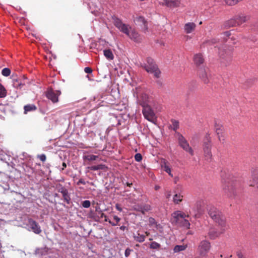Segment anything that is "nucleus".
I'll list each match as a JSON object with an SVG mask.
<instances>
[{"label":"nucleus","instance_id":"obj_1","mask_svg":"<svg viewBox=\"0 0 258 258\" xmlns=\"http://www.w3.org/2000/svg\"><path fill=\"white\" fill-rule=\"evenodd\" d=\"M221 38L222 40H220L219 38H213L208 40L206 43L209 45H215V47H218L219 49V55L221 61L224 64L226 62H228L231 60L232 57L233 49L231 47L224 45V43L227 42L230 39L229 37L231 35L230 31H226L222 34Z\"/></svg>","mask_w":258,"mask_h":258},{"label":"nucleus","instance_id":"obj_2","mask_svg":"<svg viewBox=\"0 0 258 258\" xmlns=\"http://www.w3.org/2000/svg\"><path fill=\"white\" fill-rule=\"evenodd\" d=\"M113 24L121 32L126 34L132 40L137 43H140L142 40V36L135 29L125 24L115 16L112 17Z\"/></svg>","mask_w":258,"mask_h":258},{"label":"nucleus","instance_id":"obj_3","mask_svg":"<svg viewBox=\"0 0 258 258\" xmlns=\"http://www.w3.org/2000/svg\"><path fill=\"white\" fill-rule=\"evenodd\" d=\"M207 210L209 216L212 220L218 223L222 228L225 227V218L219 210L212 206H209Z\"/></svg>","mask_w":258,"mask_h":258},{"label":"nucleus","instance_id":"obj_4","mask_svg":"<svg viewBox=\"0 0 258 258\" xmlns=\"http://www.w3.org/2000/svg\"><path fill=\"white\" fill-rule=\"evenodd\" d=\"M140 66L144 69L148 73L153 74L155 78H159L161 72L155 61L151 57H147L146 62L140 63Z\"/></svg>","mask_w":258,"mask_h":258},{"label":"nucleus","instance_id":"obj_5","mask_svg":"<svg viewBox=\"0 0 258 258\" xmlns=\"http://www.w3.org/2000/svg\"><path fill=\"white\" fill-rule=\"evenodd\" d=\"M212 144L211 138L209 135H207L203 140V148L205 160L208 162H211L212 159Z\"/></svg>","mask_w":258,"mask_h":258},{"label":"nucleus","instance_id":"obj_6","mask_svg":"<svg viewBox=\"0 0 258 258\" xmlns=\"http://www.w3.org/2000/svg\"><path fill=\"white\" fill-rule=\"evenodd\" d=\"M175 136L177 139L179 146L185 152L188 153L190 155H194V150L189 146L186 139L178 132L176 133Z\"/></svg>","mask_w":258,"mask_h":258},{"label":"nucleus","instance_id":"obj_7","mask_svg":"<svg viewBox=\"0 0 258 258\" xmlns=\"http://www.w3.org/2000/svg\"><path fill=\"white\" fill-rule=\"evenodd\" d=\"M236 184L232 180H226L224 185V190L229 197H234L236 192L235 190Z\"/></svg>","mask_w":258,"mask_h":258},{"label":"nucleus","instance_id":"obj_8","mask_svg":"<svg viewBox=\"0 0 258 258\" xmlns=\"http://www.w3.org/2000/svg\"><path fill=\"white\" fill-rule=\"evenodd\" d=\"M142 107V112L145 118L153 122L155 119V113L150 106L146 103H143Z\"/></svg>","mask_w":258,"mask_h":258},{"label":"nucleus","instance_id":"obj_9","mask_svg":"<svg viewBox=\"0 0 258 258\" xmlns=\"http://www.w3.org/2000/svg\"><path fill=\"white\" fill-rule=\"evenodd\" d=\"M28 225L29 228L35 234H39L41 233L42 230L39 224L35 220L31 218H29L28 220Z\"/></svg>","mask_w":258,"mask_h":258},{"label":"nucleus","instance_id":"obj_10","mask_svg":"<svg viewBox=\"0 0 258 258\" xmlns=\"http://www.w3.org/2000/svg\"><path fill=\"white\" fill-rule=\"evenodd\" d=\"M199 74L200 78L205 84L210 83V80L211 79V76L209 74L208 68L200 69L199 71Z\"/></svg>","mask_w":258,"mask_h":258},{"label":"nucleus","instance_id":"obj_11","mask_svg":"<svg viewBox=\"0 0 258 258\" xmlns=\"http://www.w3.org/2000/svg\"><path fill=\"white\" fill-rule=\"evenodd\" d=\"M61 94L60 91L55 92L52 89L48 90L46 96L47 98L50 100L53 103H57L58 101V96Z\"/></svg>","mask_w":258,"mask_h":258},{"label":"nucleus","instance_id":"obj_12","mask_svg":"<svg viewBox=\"0 0 258 258\" xmlns=\"http://www.w3.org/2000/svg\"><path fill=\"white\" fill-rule=\"evenodd\" d=\"M210 248V243L206 241H202L199 246V251L200 255L204 256L209 251Z\"/></svg>","mask_w":258,"mask_h":258},{"label":"nucleus","instance_id":"obj_13","mask_svg":"<svg viewBox=\"0 0 258 258\" xmlns=\"http://www.w3.org/2000/svg\"><path fill=\"white\" fill-rule=\"evenodd\" d=\"M252 179L249 181V185L255 187L258 191V170L252 172Z\"/></svg>","mask_w":258,"mask_h":258},{"label":"nucleus","instance_id":"obj_14","mask_svg":"<svg viewBox=\"0 0 258 258\" xmlns=\"http://www.w3.org/2000/svg\"><path fill=\"white\" fill-rule=\"evenodd\" d=\"M50 250V248L45 246L43 247L36 248L35 251V255L41 257L48 254L49 253Z\"/></svg>","mask_w":258,"mask_h":258},{"label":"nucleus","instance_id":"obj_15","mask_svg":"<svg viewBox=\"0 0 258 258\" xmlns=\"http://www.w3.org/2000/svg\"><path fill=\"white\" fill-rule=\"evenodd\" d=\"M234 18L236 19V22L237 23V26L241 25L249 19V16L243 14H240L236 15Z\"/></svg>","mask_w":258,"mask_h":258},{"label":"nucleus","instance_id":"obj_16","mask_svg":"<svg viewBox=\"0 0 258 258\" xmlns=\"http://www.w3.org/2000/svg\"><path fill=\"white\" fill-rule=\"evenodd\" d=\"M215 131L217 133V135L218 136L219 140L220 141H224V138H223V126L219 123H218L217 121H215Z\"/></svg>","mask_w":258,"mask_h":258},{"label":"nucleus","instance_id":"obj_17","mask_svg":"<svg viewBox=\"0 0 258 258\" xmlns=\"http://www.w3.org/2000/svg\"><path fill=\"white\" fill-rule=\"evenodd\" d=\"M180 2L178 0H164L163 5L170 8H176L180 6Z\"/></svg>","mask_w":258,"mask_h":258},{"label":"nucleus","instance_id":"obj_18","mask_svg":"<svg viewBox=\"0 0 258 258\" xmlns=\"http://www.w3.org/2000/svg\"><path fill=\"white\" fill-rule=\"evenodd\" d=\"M135 22L136 24L139 25L141 26H144V29L145 31L148 30V27L147 25V22L145 21L144 17L140 16L136 18L135 19Z\"/></svg>","mask_w":258,"mask_h":258},{"label":"nucleus","instance_id":"obj_19","mask_svg":"<svg viewBox=\"0 0 258 258\" xmlns=\"http://www.w3.org/2000/svg\"><path fill=\"white\" fill-rule=\"evenodd\" d=\"M201 207V203L200 201L197 202L195 207L192 208V211L190 212V213L194 215V216L195 218H197L199 217V215L200 213V210Z\"/></svg>","mask_w":258,"mask_h":258},{"label":"nucleus","instance_id":"obj_20","mask_svg":"<svg viewBox=\"0 0 258 258\" xmlns=\"http://www.w3.org/2000/svg\"><path fill=\"white\" fill-rule=\"evenodd\" d=\"M13 86L16 88L21 89L25 84L22 82V79L12 76Z\"/></svg>","mask_w":258,"mask_h":258},{"label":"nucleus","instance_id":"obj_21","mask_svg":"<svg viewBox=\"0 0 258 258\" xmlns=\"http://www.w3.org/2000/svg\"><path fill=\"white\" fill-rule=\"evenodd\" d=\"M237 26V23L236 22L235 18L230 19L225 21L223 24V27L225 29H228L232 27H236Z\"/></svg>","mask_w":258,"mask_h":258},{"label":"nucleus","instance_id":"obj_22","mask_svg":"<svg viewBox=\"0 0 258 258\" xmlns=\"http://www.w3.org/2000/svg\"><path fill=\"white\" fill-rule=\"evenodd\" d=\"M194 61L197 66L202 64L204 62L203 56L201 53H197L194 55Z\"/></svg>","mask_w":258,"mask_h":258},{"label":"nucleus","instance_id":"obj_23","mask_svg":"<svg viewBox=\"0 0 258 258\" xmlns=\"http://www.w3.org/2000/svg\"><path fill=\"white\" fill-rule=\"evenodd\" d=\"M224 230V229H222L221 230L222 231L219 233L214 228H211L209 230L208 235L211 239H215L221 233H222Z\"/></svg>","mask_w":258,"mask_h":258},{"label":"nucleus","instance_id":"obj_24","mask_svg":"<svg viewBox=\"0 0 258 258\" xmlns=\"http://www.w3.org/2000/svg\"><path fill=\"white\" fill-rule=\"evenodd\" d=\"M196 26V25L194 23H187L184 25V31L186 33H190L195 30Z\"/></svg>","mask_w":258,"mask_h":258},{"label":"nucleus","instance_id":"obj_25","mask_svg":"<svg viewBox=\"0 0 258 258\" xmlns=\"http://www.w3.org/2000/svg\"><path fill=\"white\" fill-rule=\"evenodd\" d=\"M161 167L165 171L168 173L169 175L173 176L171 173V169L168 165V162L165 159L161 162Z\"/></svg>","mask_w":258,"mask_h":258},{"label":"nucleus","instance_id":"obj_26","mask_svg":"<svg viewBox=\"0 0 258 258\" xmlns=\"http://www.w3.org/2000/svg\"><path fill=\"white\" fill-rule=\"evenodd\" d=\"M24 114H27L28 112L34 111L37 109V107L34 104H27L24 106Z\"/></svg>","mask_w":258,"mask_h":258},{"label":"nucleus","instance_id":"obj_27","mask_svg":"<svg viewBox=\"0 0 258 258\" xmlns=\"http://www.w3.org/2000/svg\"><path fill=\"white\" fill-rule=\"evenodd\" d=\"M174 214L176 221L178 222L182 221L183 219H185L184 218L185 217H188V215H186L184 213H179V212H175Z\"/></svg>","mask_w":258,"mask_h":258},{"label":"nucleus","instance_id":"obj_28","mask_svg":"<svg viewBox=\"0 0 258 258\" xmlns=\"http://www.w3.org/2000/svg\"><path fill=\"white\" fill-rule=\"evenodd\" d=\"M134 239L139 242H143L145 241V236L143 234H140L137 232L133 235Z\"/></svg>","mask_w":258,"mask_h":258},{"label":"nucleus","instance_id":"obj_29","mask_svg":"<svg viewBox=\"0 0 258 258\" xmlns=\"http://www.w3.org/2000/svg\"><path fill=\"white\" fill-rule=\"evenodd\" d=\"M89 169L91 170L96 171V170H105L107 169V167L104 164H99L97 165L92 166L88 167Z\"/></svg>","mask_w":258,"mask_h":258},{"label":"nucleus","instance_id":"obj_30","mask_svg":"<svg viewBox=\"0 0 258 258\" xmlns=\"http://www.w3.org/2000/svg\"><path fill=\"white\" fill-rule=\"evenodd\" d=\"M103 54L108 60H112L114 58V55L110 49H104L103 50Z\"/></svg>","mask_w":258,"mask_h":258},{"label":"nucleus","instance_id":"obj_31","mask_svg":"<svg viewBox=\"0 0 258 258\" xmlns=\"http://www.w3.org/2000/svg\"><path fill=\"white\" fill-rule=\"evenodd\" d=\"M63 197V199L64 202H66L67 204H70L71 203V199L70 197V195L69 194L68 189L65 191L61 193Z\"/></svg>","mask_w":258,"mask_h":258},{"label":"nucleus","instance_id":"obj_32","mask_svg":"<svg viewBox=\"0 0 258 258\" xmlns=\"http://www.w3.org/2000/svg\"><path fill=\"white\" fill-rule=\"evenodd\" d=\"M182 198L183 196L181 195L180 194H176L173 196V201L175 204H178L182 201Z\"/></svg>","mask_w":258,"mask_h":258},{"label":"nucleus","instance_id":"obj_33","mask_svg":"<svg viewBox=\"0 0 258 258\" xmlns=\"http://www.w3.org/2000/svg\"><path fill=\"white\" fill-rule=\"evenodd\" d=\"M186 247V246L184 245H177L174 246L173 251L174 252H178L185 250Z\"/></svg>","mask_w":258,"mask_h":258},{"label":"nucleus","instance_id":"obj_34","mask_svg":"<svg viewBox=\"0 0 258 258\" xmlns=\"http://www.w3.org/2000/svg\"><path fill=\"white\" fill-rule=\"evenodd\" d=\"M7 95V90L4 86L0 84V98H4Z\"/></svg>","mask_w":258,"mask_h":258},{"label":"nucleus","instance_id":"obj_35","mask_svg":"<svg viewBox=\"0 0 258 258\" xmlns=\"http://www.w3.org/2000/svg\"><path fill=\"white\" fill-rule=\"evenodd\" d=\"M171 122L172 124L171 125V128L175 131H176L179 127V122L175 119H171Z\"/></svg>","mask_w":258,"mask_h":258},{"label":"nucleus","instance_id":"obj_36","mask_svg":"<svg viewBox=\"0 0 258 258\" xmlns=\"http://www.w3.org/2000/svg\"><path fill=\"white\" fill-rule=\"evenodd\" d=\"M113 219L115 220V222H112L111 221H108V222L113 226H115L118 225V222L120 220V218H119L116 215H114L113 216Z\"/></svg>","mask_w":258,"mask_h":258},{"label":"nucleus","instance_id":"obj_37","mask_svg":"<svg viewBox=\"0 0 258 258\" xmlns=\"http://www.w3.org/2000/svg\"><path fill=\"white\" fill-rule=\"evenodd\" d=\"M2 74L5 77H8L11 74V70L8 68L3 69L2 71Z\"/></svg>","mask_w":258,"mask_h":258},{"label":"nucleus","instance_id":"obj_38","mask_svg":"<svg viewBox=\"0 0 258 258\" xmlns=\"http://www.w3.org/2000/svg\"><path fill=\"white\" fill-rule=\"evenodd\" d=\"M98 158V156L94 155H88L85 156L84 158L88 161H94Z\"/></svg>","mask_w":258,"mask_h":258},{"label":"nucleus","instance_id":"obj_39","mask_svg":"<svg viewBox=\"0 0 258 258\" xmlns=\"http://www.w3.org/2000/svg\"><path fill=\"white\" fill-rule=\"evenodd\" d=\"M56 188L59 192L61 194L67 190V189L62 186L61 184H58L56 186Z\"/></svg>","mask_w":258,"mask_h":258},{"label":"nucleus","instance_id":"obj_40","mask_svg":"<svg viewBox=\"0 0 258 258\" xmlns=\"http://www.w3.org/2000/svg\"><path fill=\"white\" fill-rule=\"evenodd\" d=\"M160 244L157 242H152L150 245V247L152 249H158L160 247Z\"/></svg>","mask_w":258,"mask_h":258},{"label":"nucleus","instance_id":"obj_41","mask_svg":"<svg viewBox=\"0 0 258 258\" xmlns=\"http://www.w3.org/2000/svg\"><path fill=\"white\" fill-rule=\"evenodd\" d=\"M180 222L181 223L183 227H186V228H189L190 224L188 220L186 219H183V220L181 221Z\"/></svg>","mask_w":258,"mask_h":258},{"label":"nucleus","instance_id":"obj_42","mask_svg":"<svg viewBox=\"0 0 258 258\" xmlns=\"http://www.w3.org/2000/svg\"><path fill=\"white\" fill-rule=\"evenodd\" d=\"M95 211L98 213L99 215H100V218H103V216H105V214L102 212V211L100 210V208L99 207H95Z\"/></svg>","mask_w":258,"mask_h":258},{"label":"nucleus","instance_id":"obj_43","mask_svg":"<svg viewBox=\"0 0 258 258\" xmlns=\"http://www.w3.org/2000/svg\"><path fill=\"white\" fill-rule=\"evenodd\" d=\"M82 205L84 208H88L90 207L91 205V203L88 200H85L82 202Z\"/></svg>","mask_w":258,"mask_h":258},{"label":"nucleus","instance_id":"obj_44","mask_svg":"<svg viewBox=\"0 0 258 258\" xmlns=\"http://www.w3.org/2000/svg\"><path fill=\"white\" fill-rule=\"evenodd\" d=\"M91 218L93 219L95 221L98 222L101 218L100 217L97 215L96 214L93 213L91 216Z\"/></svg>","mask_w":258,"mask_h":258},{"label":"nucleus","instance_id":"obj_45","mask_svg":"<svg viewBox=\"0 0 258 258\" xmlns=\"http://www.w3.org/2000/svg\"><path fill=\"white\" fill-rule=\"evenodd\" d=\"M135 160L137 162H140L142 160V156L140 153H137L135 156Z\"/></svg>","mask_w":258,"mask_h":258},{"label":"nucleus","instance_id":"obj_46","mask_svg":"<svg viewBox=\"0 0 258 258\" xmlns=\"http://www.w3.org/2000/svg\"><path fill=\"white\" fill-rule=\"evenodd\" d=\"M37 157L42 162H45L46 159V156L44 154L38 155Z\"/></svg>","mask_w":258,"mask_h":258},{"label":"nucleus","instance_id":"obj_47","mask_svg":"<svg viewBox=\"0 0 258 258\" xmlns=\"http://www.w3.org/2000/svg\"><path fill=\"white\" fill-rule=\"evenodd\" d=\"M133 251V249H130L129 248H126L124 252V255L125 257H128L130 255L131 252Z\"/></svg>","mask_w":258,"mask_h":258},{"label":"nucleus","instance_id":"obj_48","mask_svg":"<svg viewBox=\"0 0 258 258\" xmlns=\"http://www.w3.org/2000/svg\"><path fill=\"white\" fill-rule=\"evenodd\" d=\"M84 72L87 74H91L92 73V70L90 67H86L84 69Z\"/></svg>","mask_w":258,"mask_h":258},{"label":"nucleus","instance_id":"obj_49","mask_svg":"<svg viewBox=\"0 0 258 258\" xmlns=\"http://www.w3.org/2000/svg\"><path fill=\"white\" fill-rule=\"evenodd\" d=\"M80 184H83V185H85L86 184V182L85 181H84V180L82 178H81L79 180V181H78L77 182V184L78 185H80Z\"/></svg>","mask_w":258,"mask_h":258},{"label":"nucleus","instance_id":"obj_50","mask_svg":"<svg viewBox=\"0 0 258 258\" xmlns=\"http://www.w3.org/2000/svg\"><path fill=\"white\" fill-rule=\"evenodd\" d=\"M115 208L118 211H122V208L120 207L119 204H116Z\"/></svg>","mask_w":258,"mask_h":258},{"label":"nucleus","instance_id":"obj_51","mask_svg":"<svg viewBox=\"0 0 258 258\" xmlns=\"http://www.w3.org/2000/svg\"><path fill=\"white\" fill-rule=\"evenodd\" d=\"M237 255L238 256V258H243V255L242 254V252L240 251H238L237 252Z\"/></svg>","mask_w":258,"mask_h":258},{"label":"nucleus","instance_id":"obj_52","mask_svg":"<svg viewBox=\"0 0 258 258\" xmlns=\"http://www.w3.org/2000/svg\"><path fill=\"white\" fill-rule=\"evenodd\" d=\"M253 29L258 31V22L254 24Z\"/></svg>","mask_w":258,"mask_h":258},{"label":"nucleus","instance_id":"obj_53","mask_svg":"<svg viewBox=\"0 0 258 258\" xmlns=\"http://www.w3.org/2000/svg\"><path fill=\"white\" fill-rule=\"evenodd\" d=\"M119 229L122 230V231H124L125 229H127L126 227L125 226H121L120 227H119Z\"/></svg>","mask_w":258,"mask_h":258},{"label":"nucleus","instance_id":"obj_54","mask_svg":"<svg viewBox=\"0 0 258 258\" xmlns=\"http://www.w3.org/2000/svg\"><path fill=\"white\" fill-rule=\"evenodd\" d=\"M171 196V192H168L167 193V195H166V198H167V199H169V198H170Z\"/></svg>","mask_w":258,"mask_h":258},{"label":"nucleus","instance_id":"obj_55","mask_svg":"<svg viewBox=\"0 0 258 258\" xmlns=\"http://www.w3.org/2000/svg\"><path fill=\"white\" fill-rule=\"evenodd\" d=\"M62 170H64V169L65 168H66V167H67V165H66V164L64 162H63V163H62Z\"/></svg>","mask_w":258,"mask_h":258},{"label":"nucleus","instance_id":"obj_56","mask_svg":"<svg viewBox=\"0 0 258 258\" xmlns=\"http://www.w3.org/2000/svg\"><path fill=\"white\" fill-rule=\"evenodd\" d=\"M103 217L105 218V219H104V221H106V222H108V221H110L108 218L105 215V216H103Z\"/></svg>","mask_w":258,"mask_h":258},{"label":"nucleus","instance_id":"obj_57","mask_svg":"<svg viewBox=\"0 0 258 258\" xmlns=\"http://www.w3.org/2000/svg\"><path fill=\"white\" fill-rule=\"evenodd\" d=\"M53 196L54 197H59V195L57 193H55Z\"/></svg>","mask_w":258,"mask_h":258},{"label":"nucleus","instance_id":"obj_58","mask_svg":"<svg viewBox=\"0 0 258 258\" xmlns=\"http://www.w3.org/2000/svg\"><path fill=\"white\" fill-rule=\"evenodd\" d=\"M126 185L128 186H131V185H132V183L126 182Z\"/></svg>","mask_w":258,"mask_h":258},{"label":"nucleus","instance_id":"obj_59","mask_svg":"<svg viewBox=\"0 0 258 258\" xmlns=\"http://www.w3.org/2000/svg\"><path fill=\"white\" fill-rule=\"evenodd\" d=\"M148 210H150V206H147L146 208L145 209V210L147 211Z\"/></svg>","mask_w":258,"mask_h":258},{"label":"nucleus","instance_id":"obj_60","mask_svg":"<svg viewBox=\"0 0 258 258\" xmlns=\"http://www.w3.org/2000/svg\"><path fill=\"white\" fill-rule=\"evenodd\" d=\"M154 220H154V219H153V218H150V222L151 223H152V222H153V221H154Z\"/></svg>","mask_w":258,"mask_h":258},{"label":"nucleus","instance_id":"obj_61","mask_svg":"<svg viewBox=\"0 0 258 258\" xmlns=\"http://www.w3.org/2000/svg\"><path fill=\"white\" fill-rule=\"evenodd\" d=\"M155 188L156 190H158L159 188V186H156Z\"/></svg>","mask_w":258,"mask_h":258},{"label":"nucleus","instance_id":"obj_62","mask_svg":"<svg viewBox=\"0 0 258 258\" xmlns=\"http://www.w3.org/2000/svg\"><path fill=\"white\" fill-rule=\"evenodd\" d=\"M157 83H158V84H159L160 85H162L161 82L160 81H158L157 82Z\"/></svg>","mask_w":258,"mask_h":258},{"label":"nucleus","instance_id":"obj_63","mask_svg":"<svg viewBox=\"0 0 258 258\" xmlns=\"http://www.w3.org/2000/svg\"><path fill=\"white\" fill-rule=\"evenodd\" d=\"M146 233L147 234V235H148V233L147 232H146Z\"/></svg>","mask_w":258,"mask_h":258},{"label":"nucleus","instance_id":"obj_64","mask_svg":"<svg viewBox=\"0 0 258 258\" xmlns=\"http://www.w3.org/2000/svg\"><path fill=\"white\" fill-rule=\"evenodd\" d=\"M2 172L0 171V174Z\"/></svg>","mask_w":258,"mask_h":258}]
</instances>
